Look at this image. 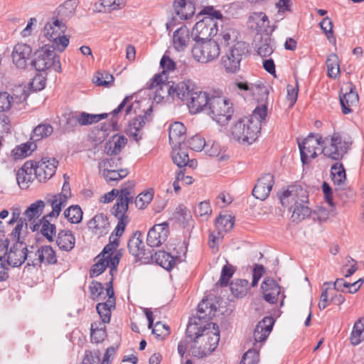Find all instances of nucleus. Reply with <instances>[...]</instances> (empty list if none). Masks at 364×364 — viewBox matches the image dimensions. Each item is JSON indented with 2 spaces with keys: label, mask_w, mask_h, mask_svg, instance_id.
<instances>
[{
  "label": "nucleus",
  "mask_w": 364,
  "mask_h": 364,
  "mask_svg": "<svg viewBox=\"0 0 364 364\" xmlns=\"http://www.w3.org/2000/svg\"><path fill=\"white\" fill-rule=\"evenodd\" d=\"M168 132L170 143L173 146L181 145V143L184 141V135L186 132L183 124L180 122L171 123L169 125Z\"/></svg>",
  "instance_id": "31"
},
{
  "label": "nucleus",
  "mask_w": 364,
  "mask_h": 364,
  "mask_svg": "<svg viewBox=\"0 0 364 364\" xmlns=\"http://www.w3.org/2000/svg\"><path fill=\"white\" fill-rule=\"evenodd\" d=\"M92 81L97 86L109 87L114 82V77L109 73H96L93 77Z\"/></svg>",
  "instance_id": "63"
},
{
  "label": "nucleus",
  "mask_w": 364,
  "mask_h": 364,
  "mask_svg": "<svg viewBox=\"0 0 364 364\" xmlns=\"http://www.w3.org/2000/svg\"><path fill=\"white\" fill-rule=\"evenodd\" d=\"M134 183L132 181H128L125 183L120 190L114 188L111 191L104 194L101 198L100 201L103 203H107L112 201L115 198H117L116 203L118 202V198L122 195V191L124 189H128L129 192L132 193V199L129 201V204L133 202L134 198L135 196V193L134 191Z\"/></svg>",
  "instance_id": "34"
},
{
  "label": "nucleus",
  "mask_w": 364,
  "mask_h": 364,
  "mask_svg": "<svg viewBox=\"0 0 364 364\" xmlns=\"http://www.w3.org/2000/svg\"><path fill=\"white\" fill-rule=\"evenodd\" d=\"M280 201L283 206L291 208V205H296L301 202H309V194L301 186L292 185L283 192Z\"/></svg>",
  "instance_id": "12"
},
{
  "label": "nucleus",
  "mask_w": 364,
  "mask_h": 364,
  "mask_svg": "<svg viewBox=\"0 0 364 364\" xmlns=\"http://www.w3.org/2000/svg\"><path fill=\"white\" fill-rule=\"evenodd\" d=\"M248 52L247 45L244 41H237L235 43L230 49L229 53L223 56L221 59L222 65L225 71L235 73L239 70L240 61L243 56L248 54Z\"/></svg>",
  "instance_id": "10"
},
{
  "label": "nucleus",
  "mask_w": 364,
  "mask_h": 364,
  "mask_svg": "<svg viewBox=\"0 0 364 364\" xmlns=\"http://www.w3.org/2000/svg\"><path fill=\"white\" fill-rule=\"evenodd\" d=\"M264 299L269 304H276L281 293V287L272 278H267L262 283Z\"/></svg>",
  "instance_id": "22"
},
{
  "label": "nucleus",
  "mask_w": 364,
  "mask_h": 364,
  "mask_svg": "<svg viewBox=\"0 0 364 364\" xmlns=\"http://www.w3.org/2000/svg\"><path fill=\"white\" fill-rule=\"evenodd\" d=\"M331 173L334 184L341 185L346 180L345 168L340 162H336L331 166Z\"/></svg>",
  "instance_id": "51"
},
{
  "label": "nucleus",
  "mask_w": 364,
  "mask_h": 364,
  "mask_svg": "<svg viewBox=\"0 0 364 364\" xmlns=\"http://www.w3.org/2000/svg\"><path fill=\"white\" fill-rule=\"evenodd\" d=\"M212 93L195 89L191 92L188 102V107L191 113L196 114L201 111H207Z\"/></svg>",
  "instance_id": "13"
},
{
  "label": "nucleus",
  "mask_w": 364,
  "mask_h": 364,
  "mask_svg": "<svg viewBox=\"0 0 364 364\" xmlns=\"http://www.w3.org/2000/svg\"><path fill=\"white\" fill-rule=\"evenodd\" d=\"M127 139L124 136H115L113 140L106 143L105 149L109 155L117 154L127 144Z\"/></svg>",
  "instance_id": "47"
},
{
  "label": "nucleus",
  "mask_w": 364,
  "mask_h": 364,
  "mask_svg": "<svg viewBox=\"0 0 364 364\" xmlns=\"http://www.w3.org/2000/svg\"><path fill=\"white\" fill-rule=\"evenodd\" d=\"M168 234V225L166 223L154 225L148 232L146 243L150 247H159L164 242Z\"/></svg>",
  "instance_id": "18"
},
{
  "label": "nucleus",
  "mask_w": 364,
  "mask_h": 364,
  "mask_svg": "<svg viewBox=\"0 0 364 364\" xmlns=\"http://www.w3.org/2000/svg\"><path fill=\"white\" fill-rule=\"evenodd\" d=\"M346 90L348 91L343 95H340L342 112L345 114L351 113L353 112L352 107H356L359 101L358 94L353 84L349 83L347 85Z\"/></svg>",
  "instance_id": "21"
},
{
  "label": "nucleus",
  "mask_w": 364,
  "mask_h": 364,
  "mask_svg": "<svg viewBox=\"0 0 364 364\" xmlns=\"http://www.w3.org/2000/svg\"><path fill=\"white\" fill-rule=\"evenodd\" d=\"M1 242L3 249L6 250L3 257L8 265L12 267L21 266L27 259V245L23 241L11 242L9 238H6Z\"/></svg>",
  "instance_id": "8"
},
{
  "label": "nucleus",
  "mask_w": 364,
  "mask_h": 364,
  "mask_svg": "<svg viewBox=\"0 0 364 364\" xmlns=\"http://www.w3.org/2000/svg\"><path fill=\"white\" fill-rule=\"evenodd\" d=\"M96 259H97V262L92 266L90 270V277H94L100 275L106 269V268L109 265V263L105 259V257H102L101 255H99L96 257Z\"/></svg>",
  "instance_id": "58"
},
{
  "label": "nucleus",
  "mask_w": 364,
  "mask_h": 364,
  "mask_svg": "<svg viewBox=\"0 0 364 364\" xmlns=\"http://www.w3.org/2000/svg\"><path fill=\"white\" fill-rule=\"evenodd\" d=\"M56 244L61 250L69 252L73 250L75 246V237L72 231L69 230H62L57 235Z\"/></svg>",
  "instance_id": "33"
},
{
  "label": "nucleus",
  "mask_w": 364,
  "mask_h": 364,
  "mask_svg": "<svg viewBox=\"0 0 364 364\" xmlns=\"http://www.w3.org/2000/svg\"><path fill=\"white\" fill-rule=\"evenodd\" d=\"M46 203L51 205L52 211L47 214V217H58L61 211L62 207L66 205L60 195H48L46 198Z\"/></svg>",
  "instance_id": "40"
},
{
  "label": "nucleus",
  "mask_w": 364,
  "mask_h": 364,
  "mask_svg": "<svg viewBox=\"0 0 364 364\" xmlns=\"http://www.w3.org/2000/svg\"><path fill=\"white\" fill-rule=\"evenodd\" d=\"M187 146L192 150L196 151H200L205 149L207 144L203 138L200 135H195L189 139L187 141Z\"/></svg>",
  "instance_id": "64"
},
{
  "label": "nucleus",
  "mask_w": 364,
  "mask_h": 364,
  "mask_svg": "<svg viewBox=\"0 0 364 364\" xmlns=\"http://www.w3.org/2000/svg\"><path fill=\"white\" fill-rule=\"evenodd\" d=\"M230 287L232 294L237 298L245 296L250 289L249 282L247 279H234L231 282Z\"/></svg>",
  "instance_id": "42"
},
{
  "label": "nucleus",
  "mask_w": 364,
  "mask_h": 364,
  "mask_svg": "<svg viewBox=\"0 0 364 364\" xmlns=\"http://www.w3.org/2000/svg\"><path fill=\"white\" fill-rule=\"evenodd\" d=\"M30 65L39 72L49 69H53L58 73H60L62 70L60 57L53 50H50L46 47H43L34 53Z\"/></svg>",
  "instance_id": "7"
},
{
  "label": "nucleus",
  "mask_w": 364,
  "mask_h": 364,
  "mask_svg": "<svg viewBox=\"0 0 364 364\" xmlns=\"http://www.w3.org/2000/svg\"><path fill=\"white\" fill-rule=\"evenodd\" d=\"M235 271V267L232 265L229 264L224 265L221 271L220 278L217 284H220V287H226Z\"/></svg>",
  "instance_id": "61"
},
{
  "label": "nucleus",
  "mask_w": 364,
  "mask_h": 364,
  "mask_svg": "<svg viewBox=\"0 0 364 364\" xmlns=\"http://www.w3.org/2000/svg\"><path fill=\"white\" fill-rule=\"evenodd\" d=\"M132 96L124 97L119 106L112 112V114L114 116L124 109L127 115L136 113V109H139V102L136 100L132 102Z\"/></svg>",
  "instance_id": "39"
},
{
  "label": "nucleus",
  "mask_w": 364,
  "mask_h": 364,
  "mask_svg": "<svg viewBox=\"0 0 364 364\" xmlns=\"http://www.w3.org/2000/svg\"><path fill=\"white\" fill-rule=\"evenodd\" d=\"M49 217L43 216L38 220V223H31L29 224V228L32 232L37 231L40 228L42 235L46 237L48 242H53L56 233V228L54 224L50 223L48 220Z\"/></svg>",
  "instance_id": "23"
},
{
  "label": "nucleus",
  "mask_w": 364,
  "mask_h": 364,
  "mask_svg": "<svg viewBox=\"0 0 364 364\" xmlns=\"http://www.w3.org/2000/svg\"><path fill=\"white\" fill-rule=\"evenodd\" d=\"M189 39L188 28L185 26L180 27L173 33V43L174 48L178 51L183 50L186 48Z\"/></svg>",
  "instance_id": "36"
},
{
  "label": "nucleus",
  "mask_w": 364,
  "mask_h": 364,
  "mask_svg": "<svg viewBox=\"0 0 364 364\" xmlns=\"http://www.w3.org/2000/svg\"><path fill=\"white\" fill-rule=\"evenodd\" d=\"M208 114L217 123L225 125L233 114L232 104L219 92L212 93L207 109Z\"/></svg>",
  "instance_id": "4"
},
{
  "label": "nucleus",
  "mask_w": 364,
  "mask_h": 364,
  "mask_svg": "<svg viewBox=\"0 0 364 364\" xmlns=\"http://www.w3.org/2000/svg\"><path fill=\"white\" fill-rule=\"evenodd\" d=\"M90 337L91 340L96 343L103 341L106 337L105 326L100 323H92L90 328Z\"/></svg>",
  "instance_id": "52"
},
{
  "label": "nucleus",
  "mask_w": 364,
  "mask_h": 364,
  "mask_svg": "<svg viewBox=\"0 0 364 364\" xmlns=\"http://www.w3.org/2000/svg\"><path fill=\"white\" fill-rule=\"evenodd\" d=\"M274 320L272 316H266L260 321L256 326L253 337L256 342H262L265 341L272 330Z\"/></svg>",
  "instance_id": "27"
},
{
  "label": "nucleus",
  "mask_w": 364,
  "mask_h": 364,
  "mask_svg": "<svg viewBox=\"0 0 364 364\" xmlns=\"http://www.w3.org/2000/svg\"><path fill=\"white\" fill-rule=\"evenodd\" d=\"M35 178L33 173V162L26 161L23 166L19 168L16 173V181L22 189H26Z\"/></svg>",
  "instance_id": "25"
},
{
  "label": "nucleus",
  "mask_w": 364,
  "mask_h": 364,
  "mask_svg": "<svg viewBox=\"0 0 364 364\" xmlns=\"http://www.w3.org/2000/svg\"><path fill=\"white\" fill-rule=\"evenodd\" d=\"M218 43L211 39L196 41L192 48V55L198 62L206 63L217 58L220 55Z\"/></svg>",
  "instance_id": "9"
},
{
  "label": "nucleus",
  "mask_w": 364,
  "mask_h": 364,
  "mask_svg": "<svg viewBox=\"0 0 364 364\" xmlns=\"http://www.w3.org/2000/svg\"><path fill=\"white\" fill-rule=\"evenodd\" d=\"M75 8V2L73 0L65 1L58 7L53 17L66 25L68 21L73 16Z\"/></svg>",
  "instance_id": "28"
},
{
  "label": "nucleus",
  "mask_w": 364,
  "mask_h": 364,
  "mask_svg": "<svg viewBox=\"0 0 364 364\" xmlns=\"http://www.w3.org/2000/svg\"><path fill=\"white\" fill-rule=\"evenodd\" d=\"M129 253L134 257L142 259L145 257L146 252L141 232L136 231L130 237L128 244Z\"/></svg>",
  "instance_id": "26"
},
{
  "label": "nucleus",
  "mask_w": 364,
  "mask_h": 364,
  "mask_svg": "<svg viewBox=\"0 0 364 364\" xmlns=\"http://www.w3.org/2000/svg\"><path fill=\"white\" fill-rule=\"evenodd\" d=\"M58 161L51 158L43 159L38 163L33 162V173L39 182H45L50 179L55 173Z\"/></svg>",
  "instance_id": "16"
},
{
  "label": "nucleus",
  "mask_w": 364,
  "mask_h": 364,
  "mask_svg": "<svg viewBox=\"0 0 364 364\" xmlns=\"http://www.w3.org/2000/svg\"><path fill=\"white\" fill-rule=\"evenodd\" d=\"M79 119L78 123L80 126H85L92 124L100 122V120L105 119L107 117V114H88L86 112H81L78 114Z\"/></svg>",
  "instance_id": "54"
},
{
  "label": "nucleus",
  "mask_w": 364,
  "mask_h": 364,
  "mask_svg": "<svg viewBox=\"0 0 364 364\" xmlns=\"http://www.w3.org/2000/svg\"><path fill=\"white\" fill-rule=\"evenodd\" d=\"M39 259L41 265L44 263L46 264H54L57 263V257L54 250L49 245L42 246L38 248Z\"/></svg>",
  "instance_id": "43"
},
{
  "label": "nucleus",
  "mask_w": 364,
  "mask_h": 364,
  "mask_svg": "<svg viewBox=\"0 0 364 364\" xmlns=\"http://www.w3.org/2000/svg\"><path fill=\"white\" fill-rule=\"evenodd\" d=\"M171 157L173 163L179 168L185 167L188 163V154L181 145L173 146Z\"/></svg>",
  "instance_id": "44"
},
{
  "label": "nucleus",
  "mask_w": 364,
  "mask_h": 364,
  "mask_svg": "<svg viewBox=\"0 0 364 364\" xmlns=\"http://www.w3.org/2000/svg\"><path fill=\"white\" fill-rule=\"evenodd\" d=\"M309 202H301L296 205H291L290 210H292L291 220L292 222L299 223L309 217H311V210L306 205Z\"/></svg>",
  "instance_id": "38"
},
{
  "label": "nucleus",
  "mask_w": 364,
  "mask_h": 364,
  "mask_svg": "<svg viewBox=\"0 0 364 364\" xmlns=\"http://www.w3.org/2000/svg\"><path fill=\"white\" fill-rule=\"evenodd\" d=\"M274 184V176L266 173L258 178L253 190L252 196L261 200H265L269 195Z\"/></svg>",
  "instance_id": "19"
},
{
  "label": "nucleus",
  "mask_w": 364,
  "mask_h": 364,
  "mask_svg": "<svg viewBox=\"0 0 364 364\" xmlns=\"http://www.w3.org/2000/svg\"><path fill=\"white\" fill-rule=\"evenodd\" d=\"M267 106L256 107L252 114L238 120L231 127L230 133L234 139L240 143L251 144L260 133L262 122L267 117Z\"/></svg>",
  "instance_id": "2"
},
{
  "label": "nucleus",
  "mask_w": 364,
  "mask_h": 364,
  "mask_svg": "<svg viewBox=\"0 0 364 364\" xmlns=\"http://www.w3.org/2000/svg\"><path fill=\"white\" fill-rule=\"evenodd\" d=\"M195 87L194 84L190 80L180 82L178 84L162 85L161 90H166L168 95H171L173 98H178L182 101L188 100L191 92Z\"/></svg>",
  "instance_id": "15"
},
{
  "label": "nucleus",
  "mask_w": 364,
  "mask_h": 364,
  "mask_svg": "<svg viewBox=\"0 0 364 364\" xmlns=\"http://www.w3.org/2000/svg\"><path fill=\"white\" fill-rule=\"evenodd\" d=\"M167 80L168 76H165L164 78H163V75H156L154 77L146 84L147 89L152 90L156 88L154 97L155 100H161L164 99L165 97L168 96L167 95V92H166V90H161L162 85L170 84L171 82H168Z\"/></svg>",
  "instance_id": "37"
},
{
  "label": "nucleus",
  "mask_w": 364,
  "mask_h": 364,
  "mask_svg": "<svg viewBox=\"0 0 364 364\" xmlns=\"http://www.w3.org/2000/svg\"><path fill=\"white\" fill-rule=\"evenodd\" d=\"M201 345L192 346L191 351L194 357L199 358L210 354L217 348L220 341L218 326L215 323H208L206 331L200 337Z\"/></svg>",
  "instance_id": "5"
},
{
  "label": "nucleus",
  "mask_w": 364,
  "mask_h": 364,
  "mask_svg": "<svg viewBox=\"0 0 364 364\" xmlns=\"http://www.w3.org/2000/svg\"><path fill=\"white\" fill-rule=\"evenodd\" d=\"M333 215H335L334 207L330 210L324 207H318L311 213L313 220H318L320 223L326 221L330 216Z\"/></svg>",
  "instance_id": "56"
},
{
  "label": "nucleus",
  "mask_w": 364,
  "mask_h": 364,
  "mask_svg": "<svg viewBox=\"0 0 364 364\" xmlns=\"http://www.w3.org/2000/svg\"><path fill=\"white\" fill-rule=\"evenodd\" d=\"M350 340L353 346H358L364 341V317L360 318L354 323Z\"/></svg>",
  "instance_id": "41"
},
{
  "label": "nucleus",
  "mask_w": 364,
  "mask_h": 364,
  "mask_svg": "<svg viewBox=\"0 0 364 364\" xmlns=\"http://www.w3.org/2000/svg\"><path fill=\"white\" fill-rule=\"evenodd\" d=\"M151 259L167 270L171 269L176 262H181L179 257H174L170 253L161 250L152 255Z\"/></svg>",
  "instance_id": "29"
},
{
  "label": "nucleus",
  "mask_w": 364,
  "mask_h": 364,
  "mask_svg": "<svg viewBox=\"0 0 364 364\" xmlns=\"http://www.w3.org/2000/svg\"><path fill=\"white\" fill-rule=\"evenodd\" d=\"M126 4V0H101V5L105 8V12L122 9Z\"/></svg>",
  "instance_id": "59"
},
{
  "label": "nucleus",
  "mask_w": 364,
  "mask_h": 364,
  "mask_svg": "<svg viewBox=\"0 0 364 364\" xmlns=\"http://www.w3.org/2000/svg\"><path fill=\"white\" fill-rule=\"evenodd\" d=\"M53 132V127L49 124H41L36 127L32 134L31 139L33 141H38L43 138H46L52 134Z\"/></svg>",
  "instance_id": "45"
},
{
  "label": "nucleus",
  "mask_w": 364,
  "mask_h": 364,
  "mask_svg": "<svg viewBox=\"0 0 364 364\" xmlns=\"http://www.w3.org/2000/svg\"><path fill=\"white\" fill-rule=\"evenodd\" d=\"M88 228L98 237L107 235L110 230L109 218L103 213L97 214L88 223Z\"/></svg>",
  "instance_id": "20"
},
{
  "label": "nucleus",
  "mask_w": 364,
  "mask_h": 364,
  "mask_svg": "<svg viewBox=\"0 0 364 364\" xmlns=\"http://www.w3.org/2000/svg\"><path fill=\"white\" fill-rule=\"evenodd\" d=\"M196 319H194V322H189L186 331V338L193 341L194 343L193 346H196L200 343V337L204 331H206L208 326V323L202 326L201 321L197 322Z\"/></svg>",
  "instance_id": "30"
},
{
  "label": "nucleus",
  "mask_w": 364,
  "mask_h": 364,
  "mask_svg": "<svg viewBox=\"0 0 364 364\" xmlns=\"http://www.w3.org/2000/svg\"><path fill=\"white\" fill-rule=\"evenodd\" d=\"M67 25L52 17L45 25L43 32L46 38L52 42L53 48L63 52L69 44V37L65 35Z\"/></svg>",
  "instance_id": "6"
},
{
  "label": "nucleus",
  "mask_w": 364,
  "mask_h": 364,
  "mask_svg": "<svg viewBox=\"0 0 364 364\" xmlns=\"http://www.w3.org/2000/svg\"><path fill=\"white\" fill-rule=\"evenodd\" d=\"M213 313L212 305L208 306V303L204 300H202L198 305V320L202 321V320L206 321L211 318Z\"/></svg>",
  "instance_id": "57"
},
{
  "label": "nucleus",
  "mask_w": 364,
  "mask_h": 364,
  "mask_svg": "<svg viewBox=\"0 0 364 364\" xmlns=\"http://www.w3.org/2000/svg\"><path fill=\"white\" fill-rule=\"evenodd\" d=\"M259 38L260 41L255 44L258 55L262 58L269 56L274 51L270 38L267 36L264 38L261 36Z\"/></svg>",
  "instance_id": "49"
},
{
  "label": "nucleus",
  "mask_w": 364,
  "mask_h": 364,
  "mask_svg": "<svg viewBox=\"0 0 364 364\" xmlns=\"http://www.w3.org/2000/svg\"><path fill=\"white\" fill-rule=\"evenodd\" d=\"M110 304L108 302H102L97 305V311L102 321V324L108 323L110 321L111 309L115 307V305Z\"/></svg>",
  "instance_id": "55"
},
{
  "label": "nucleus",
  "mask_w": 364,
  "mask_h": 364,
  "mask_svg": "<svg viewBox=\"0 0 364 364\" xmlns=\"http://www.w3.org/2000/svg\"><path fill=\"white\" fill-rule=\"evenodd\" d=\"M45 206L46 202L42 200H38L31 203L24 211L23 219L30 223H38V218L42 215Z\"/></svg>",
  "instance_id": "32"
},
{
  "label": "nucleus",
  "mask_w": 364,
  "mask_h": 364,
  "mask_svg": "<svg viewBox=\"0 0 364 364\" xmlns=\"http://www.w3.org/2000/svg\"><path fill=\"white\" fill-rule=\"evenodd\" d=\"M82 210L77 205H71L64 211L65 218L73 224L80 223L82 221Z\"/></svg>",
  "instance_id": "48"
},
{
  "label": "nucleus",
  "mask_w": 364,
  "mask_h": 364,
  "mask_svg": "<svg viewBox=\"0 0 364 364\" xmlns=\"http://www.w3.org/2000/svg\"><path fill=\"white\" fill-rule=\"evenodd\" d=\"M351 144L350 138L340 132H334L329 138L325 139L310 133L301 143L299 142L301 160L304 164H309L317 156L316 150L321 146L322 153L326 158L339 161L348 153Z\"/></svg>",
  "instance_id": "1"
},
{
  "label": "nucleus",
  "mask_w": 364,
  "mask_h": 364,
  "mask_svg": "<svg viewBox=\"0 0 364 364\" xmlns=\"http://www.w3.org/2000/svg\"><path fill=\"white\" fill-rule=\"evenodd\" d=\"M102 176L108 183L116 182L126 177L129 171L127 168H120L118 170L112 169L102 171Z\"/></svg>",
  "instance_id": "53"
},
{
  "label": "nucleus",
  "mask_w": 364,
  "mask_h": 364,
  "mask_svg": "<svg viewBox=\"0 0 364 364\" xmlns=\"http://www.w3.org/2000/svg\"><path fill=\"white\" fill-rule=\"evenodd\" d=\"M122 159L120 157H110L103 159L99 163V168L100 171L112 170L118 168L121 165Z\"/></svg>",
  "instance_id": "60"
},
{
  "label": "nucleus",
  "mask_w": 364,
  "mask_h": 364,
  "mask_svg": "<svg viewBox=\"0 0 364 364\" xmlns=\"http://www.w3.org/2000/svg\"><path fill=\"white\" fill-rule=\"evenodd\" d=\"M234 223L228 215H220L215 220V227L218 230V236L211 234L209 237L210 246L214 248L215 244L222 238V232H227L232 228Z\"/></svg>",
  "instance_id": "24"
},
{
  "label": "nucleus",
  "mask_w": 364,
  "mask_h": 364,
  "mask_svg": "<svg viewBox=\"0 0 364 364\" xmlns=\"http://www.w3.org/2000/svg\"><path fill=\"white\" fill-rule=\"evenodd\" d=\"M217 31L215 21L210 16H205L196 23L192 29L191 36L196 42L208 40L210 36L216 35Z\"/></svg>",
  "instance_id": "11"
},
{
  "label": "nucleus",
  "mask_w": 364,
  "mask_h": 364,
  "mask_svg": "<svg viewBox=\"0 0 364 364\" xmlns=\"http://www.w3.org/2000/svg\"><path fill=\"white\" fill-rule=\"evenodd\" d=\"M160 66L162 71L159 75H163V78H164L165 76H168L169 73L175 70L176 63L169 56L164 55L161 59Z\"/></svg>",
  "instance_id": "62"
},
{
  "label": "nucleus",
  "mask_w": 364,
  "mask_h": 364,
  "mask_svg": "<svg viewBox=\"0 0 364 364\" xmlns=\"http://www.w3.org/2000/svg\"><path fill=\"white\" fill-rule=\"evenodd\" d=\"M196 0H188V4L186 0H178L173 3L174 9L177 15L181 18L188 19L194 14V4Z\"/></svg>",
  "instance_id": "35"
},
{
  "label": "nucleus",
  "mask_w": 364,
  "mask_h": 364,
  "mask_svg": "<svg viewBox=\"0 0 364 364\" xmlns=\"http://www.w3.org/2000/svg\"><path fill=\"white\" fill-rule=\"evenodd\" d=\"M326 63L327 67L328 76L331 78H336L340 73V65L337 55L334 53L329 55Z\"/></svg>",
  "instance_id": "50"
},
{
  "label": "nucleus",
  "mask_w": 364,
  "mask_h": 364,
  "mask_svg": "<svg viewBox=\"0 0 364 364\" xmlns=\"http://www.w3.org/2000/svg\"><path fill=\"white\" fill-rule=\"evenodd\" d=\"M32 49L26 43H17L13 48L11 58L13 63L20 69H26L30 63Z\"/></svg>",
  "instance_id": "17"
},
{
  "label": "nucleus",
  "mask_w": 364,
  "mask_h": 364,
  "mask_svg": "<svg viewBox=\"0 0 364 364\" xmlns=\"http://www.w3.org/2000/svg\"><path fill=\"white\" fill-rule=\"evenodd\" d=\"M152 112V107H150L144 112V115H139L129 122L126 129L127 134L136 142H139L142 138L141 128L143 126L146 122L151 120Z\"/></svg>",
  "instance_id": "14"
},
{
  "label": "nucleus",
  "mask_w": 364,
  "mask_h": 364,
  "mask_svg": "<svg viewBox=\"0 0 364 364\" xmlns=\"http://www.w3.org/2000/svg\"><path fill=\"white\" fill-rule=\"evenodd\" d=\"M132 199V193L128 189L122 191V195L118 198V202L111 209L112 214L118 220V223L109 237V243L106 245L100 253L101 256L106 257V255H112V252L119 246V237H120L126 225L129 222L127 215L129 201Z\"/></svg>",
  "instance_id": "3"
},
{
  "label": "nucleus",
  "mask_w": 364,
  "mask_h": 364,
  "mask_svg": "<svg viewBox=\"0 0 364 364\" xmlns=\"http://www.w3.org/2000/svg\"><path fill=\"white\" fill-rule=\"evenodd\" d=\"M28 227L29 225H28L25 219H19L16 227L9 235L10 237L9 239H10L11 242L23 241L24 235H26Z\"/></svg>",
  "instance_id": "46"
}]
</instances>
